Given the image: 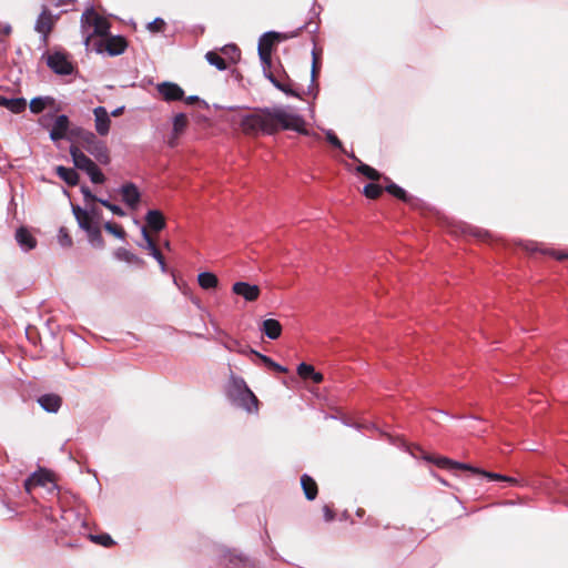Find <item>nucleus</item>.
<instances>
[{"label":"nucleus","mask_w":568,"mask_h":568,"mask_svg":"<svg viewBox=\"0 0 568 568\" xmlns=\"http://www.w3.org/2000/svg\"><path fill=\"white\" fill-rule=\"evenodd\" d=\"M80 23L87 47L93 37H106L110 30L108 19L100 16L93 8L84 10Z\"/></svg>","instance_id":"nucleus-2"},{"label":"nucleus","mask_w":568,"mask_h":568,"mask_svg":"<svg viewBox=\"0 0 568 568\" xmlns=\"http://www.w3.org/2000/svg\"><path fill=\"white\" fill-rule=\"evenodd\" d=\"M301 485L304 490V494L308 500H313L317 496V484L315 480L308 475H303L301 477Z\"/></svg>","instance_id":"nucleus-24"},{"label":"nucleus","mask_w":568,"mask_h":568,"mask_svg":"<svg viewBox=\"0 0 568 568\" xmlns=\"http://www.w3.org/2000/svg\"><path fill=\"white\" fill-rule=\"evenodd\" d=\"M424 459L427 462L434 463L435 465H437L438 467L444 468V469H464V470L473 469V466H470L468 464L458 463V462H455L447 457H433V456L426 455V456H424Z\"/></svg>","instance_id":"nucleus-13"},{"label":"nucleus","mask_w":568,"mask_h":568,"mask_svg":"<svg viewBox=\"0 0 568 568\" xmlns=\"http://www.w3.org/2000/svg\"><path fill=\"white\" fill-rule=\"evenodd\" d=\"M59 241H60V244L63 246H70L72 244L71 237L69 236V234L67 232H64L63 229L60 230Z\"/></svg>","instance_id":"nucleus-45"},{"label":"nucleus","mask_w":568,"mask_h":568,"mask_svg":"<svg viewBox=\"0 0 568 568\" xmlns=\"http://www.w3.org/2000/svg\"><path fill=\"white\" fill-rule=\"evenodd\" d=\"M90 243L95 247H102L104 245L103 237L101 234L100 226L97 225L87 232Z\"/></svg>","instance_id":"nucleus-32"},{"label":"nucleus","mask_w":568,"mask_h":568,"mask_svg":"<svg viewBox=\"0 0 568 568\" xmlns=\"http://www.w3.org/2000/svg\"><path fill=\"white\" fill-rule=\"evenodd\" d=\"M81 193L83 194L85 203L94 202L98 200V197L91 193L88 186H82Z\"/></svg>","instance_id":"nucleus-46"},{"label":"nucleus","mask_w":568,"mask_h":568,"mask_svg":"<svg viewBox=\"0 0 568 568\" xmlns=\"http://www.w3.org/2000/svg\"><path fill=\"white\" fill-rule=\"evenodd\" d=\"M101 47L100 51L104 50L110 55H119L125 51L128 42L121 36H110L101 42Z\"/></svg>","instance_id":"nucleus-9"},{"label":"nucleus","mask_w":568,"mask_h":568,"mask_svg":"<svg viewBox=\"0 0 568 568\" xmlns=\"http://www.w3.org/2000/svg\"><path fill=\"white\" fill-rule=\"evenodd\" d=\"M219 52L227 60L229 65L237 63L241 58V51L234 44L224 45Z\"/></svg>","instance_id":"nucleus-27"},{"label":"nucleus","mask_w":568,"mask_h":568,"mask_svg":"<svg viewBox=\"0 0 568 568\" xmlns=\"http://www.w3.org/2000/svg\"><path fill=\"white\" fill-rule=\"evenodd\" d=\"M110 211L118 216L125 215V212L122 210V207H120L119 205H115V204H112V206H110Z\"/></svg>","instance_id":"nucleus-49"},{"label":"nucleus","mask_w":568,"mask_h":568,"mask_svg":"<svg viewBox=\"0 0 568 568\" xmlns=\"http://www.w3.org/2000/svg\"><path fill=\"white\" fill-rule=\"evenodd\" d=\"M197 283L203 290H214L219 285V278L214 273L202 272L197 275Z\"/></svg>","instance_id":"nucleus-23"},{"label":"nucleus","mask_w":568,"mask_h":568,"mask_svg":"<svg viewBox=\"0 0 568 568\" xmlns=\"http://www.w3.org/2000/svg\"><path fill=\"white\" fill-rule=\"evenodd\" d=\"M261 331L271 339H276L282 334V325L277 320L267 318L263 321Z\"/></svg>","instance_id":"nucleus-20"},{"label":"nucleus","mask_w":568,"mask_h":568,"mask_svg":"<svg viewBox=\"0 0 568 568\" xmlns=\"http://www.w3.org/2000/svg\"><path fill=\"white\" fill-rule=\"evenodd\" d=\"M225 348L230 352H236L239 354H247L250 349H246L241 343L236 339H231L224 344Z\"/></svg>","instance_id":"nucleus-37"},{"label":"nucleus","mask_w":568,"mask_h":568,"mask_svg":"<svg viewBox=\"0 0 568 568\" xmlns=\"http://www.w3.org/2000/svg\"><path fill=\"white\" fill-rule=\"evenodd\" d=\"M383 192V187L375 183H369L364 186V194L368 199H377Z\"/></svg>","instance_id":"nucleus-36"},{"label":"nucleus","mask_w":568,"mask_h":568,"mask_svg":"<svg viewBox=\"0 0 568 568\" xmlns=\"http://www.w3.org/2000/svg\"><path fill=\"white\" fill-rule=\"evenodd\" d=\"M503 481L509 484V485H517L518 480L515 477L504 476Z\"/></svg>","instance_id":"nucleus-51"},{"label":"nucleus","mask_w":568,"mask_h":568,"mask_svg":"<svg viewBox=\"0 0 568 568\" xmlns=\"http://www.w3.org/2000/svg\"><path fill=\"white\" fill-rule=\"evenodd\" d=\"M357 171L359 173H362L363 175H365L367 179L373 180V181H377L381 178V173L367 164H361L357 168Z\"/></svg>","instance_id":"nucleus-34"},{"label":"nucleus","mask_w":568,"mask_h":568,"mask_svg":"<svg viewBox=\"0 0 568 568\" xmlns=\"http://www.w3.org/2000/svg\"><path fill=\"white\" fill-rule=\"evenodd\" d=\"M314 372H315L314 367L312 365H310V364L301 363L297 366V374L303 379H310V377L312 376V374Z\"/></svg>","instance_id":"nucleus-39"},{"label":"nucleus","mask_w":568,"mask_h":568,"mask_svg":"<svg viewBox=\"0 0 568 568\" xmlns=\"http://www.w3.org/2000/svg\"><path fill=\"white\" fill-rule=\"evenodd\" d=\"M164 26H165V22L163 19L161 18H156L154 19L153 21H151L149 24H148V30L150 32H160L164 29Z\"/></svg>","instance_id":"nucleus-43"},{"label":"nucleus","mask_w":568,"mask_h":568,"mask_svg":"<svg viewBox=\"0 0 568 568\" xmlns=\"http://www.w3.org/2000/svg\"><path fill=\"white\" fill-rule=\"evenodd\" d=\"M300 28L293 32H267L258 41V55L264 65L271 64L272 48L275 41H283L300 34Z\"/></svg>","instance_id":"nucleus-4"},{"label":"nucleus","mask_w":568,"mask_h":568,"mask_svg":"<svg viewBox=\"0 0 568 568\" xmlns=\"http://www.w3.org/2000/svg\"><path fill=\"white\" fill-rule=\"evenodd\" d=\"M326 140L335 148L343 150V144L341 140L336 136V134L332 130H327L325 132Z\"/></svg>","instance_id":"nucleus-44"},{"label":"nucleus","mask_w":568,"mask_h":568,"mask_svg":"<svg viewBox=\"0 0 568 568\" xmlns=\"http://www.w3.org/2000/svg\"><path fill=\"white\" fill-rule=\"evenodd\" d=\"M141 232H142V236L145 241V248L149 251L150 255L153 253V252H156L158 251V247L156 245L154 244L153 240L151 239V236L149 235L148 233V230L145 226H143L141 229Z\"/></svg>","instance_id":"nucleus-41"},{"label":"nucleus","mask_w":568,"mask_h":568,"mask_svg":"<svg viewBox=\"0 0 568 568\" xmlns=\"http://www.w3.org/2000/svg\"><path fill=\"white\" fill-rule=\"evenodd\" d=\"M114 256L119 261H123L129 264L143 265V261L139 256H136L135 254H133L132 252H130L123 247L118 248L114 252Z\"/></svg>","instance_id":"nucleus-28"},{"label":"nucleus","mask_w":568,"mask_h":568,"mask_svg":"<svg viewBox=\"0 0 568 568\" xmlns=\"http://www.w3.org/2000/svg\"><path fill=\"white\" fill-rule=\"evenodd\" d=\"M69 118L64 114L58 115L54 120L53 126L50 131V138L52 141H59L67 136L69 130Z\"/></svg>","instance_id":"nucleus-12"},{"label":"nucleus","mask_w":568,"mask_h":568,"mask_svg":"<svg viewBox=\"0 0 568 568\" xmlns=\"http://www.w3.org/2000/svg\"><path fill=\"white\" fill-rule=\"evenodd\" d=\"M556 257H557L558 260H562V258H565V257H566V255L560 254V255H557Z\"/></svg>","instance_id":"nucleus-60"},{"label":"nucleus","mask_w":568,"mask_h":568,"mask_svg":"<svg viewBox=\"0 0 568 568\" xmlns=\"http://www.w3.org/2000/svg\"><path fill=\"white\" fill-rule=\"evenodd\" d=\"M152 257H154L156 260V262L159 263L161 260H163V255L161 254V252L158 250L156 252H153L151 254Z\"/></svg>","instance_id":"nucleus-53"},{"label":"nucleus","mask_w":568,"mask_h":568,"mask_svg":"<svg viewBox=\"0 0 568 568\" xmlns=\"http://www.w3.org/2000/svg\"><path fill=\"white\" fill-rule=\"evenodd\" d=\"M385 190H386L389 194H392L393 196H395V197H397V199H399V200H402V201H407V193H406V191H405L403 187L398 186L397 184H395V183H389V184L385 187Z\"/></svg>","instance_id":"nucleus-35"},{"label":"nucleus","mask_w":568,"mask_h":568,"mask_svg":"<svg viewBox=\"0 0 568 568\" xmlns=\"http://www.w3.org/2000/svg\"><path fill=\"white\" fill-rule=\"evenodd\" d=\"M48 67L57 74L69 75L73 72V65L69 57L62 52H52L47 57Z\"/></svg>","instance_id":"nucleus-6"},{"label":"nucleus","mask_w":568,"mask_h":568,"mask_svg":"<svg viewBox=\"0 0 568 568\" xmlns=\"http://www.w3.org/2000/svg\"><path fill=\"white\" fill-rule=\"evenodd\" d=\"M123 112V108H118L114 111H112L111 115L118 116Z\"/></svg>","instance_id":"nucleus-57"},{"label":"nucleus","mask_w":568,"mask_h":568,"mask_svg":"<svg viewBox=\"0 0 568 568\" xmlns=\"http://www.w3.org/2000/svg\"><path fill=\"white\" fill-rule=\"evenodd\" d=\"M48 481H50V475L48 473L36 471L26 480L24 486L26 489L30 491L33 486H44Z\"/></svg>","instance_id":"nucleus-26"},{"label":"nucleus","mask_w":568,"mask_h":568,"mask_svg":"<svg viewBox=\"0 0 568 568\" xmlns=\"http://www.w3.org/2000/svg\"><path fill=\"white\" fill-rule=\"evenodd\" d=\"M205 59L211 65L215 67L220 71H224L230 67L227 64V60L224 59V57L216 50L209 51L205 54Z\"/></svg>","instance_id":"nucleus-25"},{"label":"nucleus","mask_w":568,"mask_h":568,"mask_svg":"<svg viewBox=\"0 0 568 568\" xmlns=\"http://www.w3.org/2000/svg\"><path fill=\"white\" fill-rule=\"evenodd\" d=\"M163 246L166 248V250H171V244L169 241H165Z\"/></svg>","instance_id":"nucleus-59"},{"label":"nucleus","mask_w":568,"mask_h":568,"mask_svg":"<svg viewBox=\"0 0 568 568\" xmlns=\"http://www.w3.org/2000/svg\"><path fill=\"white\" fill-rule=\"evenodd\" d=\"M58 20L48 8H43L34 23V30L41 36L42 42L48 43L49 36Z\"/></svg>","instance_id":"nucleus-5"},{"label":"nucleus","mask_w":568,"mask_h":568,"mask_svg":"<svg viewBox=\"0 0 568 568\" xmlns=\"http://www.w3.org/2000/svg\"><path fill=\"white\" fill-rule=\"evenodd\" d=\"M120 194H121L122 201L129 207H131L133 210L138 207V205L140 203L141 194L135 184H133V183L123 184L120 189Z\"/></svg>","instance_id":"nucleus-11"},{"label":"nucleus","mask_w":568,"mask_h":568,"mask_svg":"<svg viewBox=\"0 0 568 568\" xmlns=\"http://www.w3.org/2000/svg\"><path fill=\"white\" fill-rule=\"evenodd\" d=\"M78 136L80 145L88 151L101 164H109L110 154L105 143L91 132L78 129L73 132Z\"/></svg>","instance_id":"nucleus-3"},{"label":"nucleus","mask_w":568,"mask_h":568,"mask_svg":"<svg viewBox=\"0 0 568 568\" xmlns=\"http://www.w3.org/2000/svg\"><path fill=\"white\" fill-rule=\"evenodd\" d=\"M270 79L278 89H281L282 91H286L284 87H282L277 81H275V79H273L272 77H270Z\"/></svg>","instance_id":"nucleus-58"},{"label":"nucleus","mask_w":568,"mask_h":568,"mask_svg":"<svg viewBox=\"0 0 568 568\" xmlns=\"http://www.w3.org/2000/svg\"><path fill=\"white\" fill-rule=\"evenodd\" d=\"M73 213L80 227L83 229L85 232L99 225V223L93 220L91 212H89L88 210H83L78 206L73 209Z\"/></svg>","instance_id":"nucleus-18"},{"label":"nucleus","mask_w":568,"mask_h":568,"mask_svg":"<svg viewBox=\"0 0 568 568\" xmlns=\"http://www.w3.org/2000/svg\"><path fill=\"white\" fill-rule=\"evenodd\" d=\"M310 379H312L315 384H320L323 382V375L318 372H314Z\"/></svg>","instance_id":"nucleus-50"},{"label":"nucleus","mask_w":568,"mask_h":568,"mask_svg":"<svg viewBox=\"0 0 568 568\" xmlns=\"http://www.w3.org/2000/svg\"><path fill=\"white\" fill-rule=\"evenodd\" d=\"M158 92L164 101L172 102L182 100L184 97L183 89L173 82H162L156 85Z\"/></svg>","instance_id":"nucleus-10"},{"label":"nucleus","mask_w":568,"mask_h":568,"mask_svg":"<svg viewBox=\"0 0 568 568\" xmlns=\"http://www.w3.org/2000/svg\"><path fill=\"white\" fill-rule=\"evenodd\" d=\"M0 106H4L13 113H21L27 106V101L23 98H6L0 95Z\"/></svg>","instance_id":"nucleus-21"},{"label":"nucleus","mask_w":568,"mask_h":568,"mask_svg":"<svg viewBox=\"0 0 568 568\" xmlns=\"http://www.w3.org/2000/svg\"><path fill=\"white\" fill-rule=\"evenodd\" d=\"M468 470L474 473V474L481 475V476L486 477L489 480H501L503 481V478H504V475H500V474H497V473H490V471L481 470V469L475 468V467H473V469H468Z\"/></svg>","instance_id":"nucleus-40"},{"label":"nucleus","mask_w":568,"mask_h":568,"mask_svg":"<svg viewBox=\"0 0 568 568\" xmlns=\"http://www.w3.org/2000/svg\"><path fill=\"white\" fill-rule=\"evenodd\" d=\"M197 101H199V98H197L196 95H190V97H187V98L185 99V102H186L187 104H193V103H195V102H197Z\"/></svg>","instance_id":"nucleus-52"},{"label":"nucleus","mask_w":568,"mask_h":568,"mask_svg":"<svg viewBox=\"0 0 568 568\" xmlns=\"http://www.w3.org/2000/svg\"><path fill=\"white\" fill-rule=\"evenodd\" d=\"M250 354H254L266 367L278 373H286L287 368L274 362L271 357L263 355L254 349H250Z\"/></svg>","instance_id":"nucleus-29"},{"label":"nucleus","mask_w":568,"mask_h":568,"mask_svg":"<svg viewBox=\"0 0 568 568\" xmlns=\"http://www.w3.org/2000/svg\"><path fill=\"white\" fill-rule=\"evenodd\" d=\"M187 118L184 113H179L173 118V139H178V136L184 132L187 126Z\"/></svg>","instance_id":"nucleus-31"},{"label":"nucleus","mask_w":568,"mask_h":568,"mask_svg":"<svg viewBox=\"0 0 568 568\" xmlns=\"http://www.w3.org/2000/svg\"><path fill=\"white\" fill-rule=\"evenodd\" d=\"M70 155L75 168L87 172L93 164H95L89 156H87L79 146L72 145L70 148Z\"/></svg>","instance_id":"nucleus-15"},{"label":"nucleus","mask_w":568,"mask_h":568,"mask_svg":"<svg viewBox=\"0 0 568 568\" xmlns=\"http://www.w3.org/2000/svg\"><path fill=\"white\" fill-rule=\"evenodd\" d=\"M232 293L243 297L246 302H255L261 295L258 285L247 282H235L232 285Z\"/></svg>","instance_id":"nucleus-7"},{"label":"nucleus","mask_w":568,"mask_h":568,"mask_svg":"<svg viewBox=\"0 0 568 568\" xmlns=\"http://www.w3.org/2000/svg\"><path fill=\"white\" fill-rule=\"evenodd\" d=\"M240 126L247 135L274 134L280 130H291L308 134L305 120L291 108L274 106L258 109L242 116Z\"/></svg>","instance_id":"nucleus-1"},{"label":"nucleus","mask_w":568,"mask_h":568,"mask_svg":"<svg viewBox=\"0 0 568 568\" xmlns=\"http://www.w3.org/2000/svg\"><path fill=\"white\" fill-rule=\"evenodd\" d=\"M88 211H89V212H91V215H92L93 220H94L95 217L98 219V217H99V215H100L99 211H98L95 207H92V209H90V210H88Z\"/></svg>","instance_id":"nucleus-55"},{"label":"nucleus","mask_w":568,"mask_h":568,"mask_svg":"<svg viewBox=\"0 0 568 568\" xmlns=\"http://www.w3.org/2000/svg\"><path fill=\"white\" fill-rule=\"evenodd\" d=\"M39 405L48 413H57L62 404V398L57 394H44L38 398Z\"/></svg>","instance_id":"nucleus-16"},{"label":"nucleus","mask_w":568,"mask_h":568,"mask_svg":"<svg viewBox=\"0 0 568 568\" xmlns=\"http://www.w3.org/2000/svg\"><path fill=\"white\" fill-rule=\"evenodd\" d=\"M312 55H313V61H312V79L314 80L316 74H317V71H318V57H317L315 50H313Z\"/></svg>","instance_id":"nucleus-47"},{"label":"nucleus","mask_w":568,"mask_h":568,"mask_svg":"<svg viewBox=\"0 0 568 568\" xmlns=\"http://www.w3.org/2000/svg\"><path fill=\"white\" fill-rule=\"evenodd\" d=\"M97 201L100 202L103 206H105L109 210H110V206H112V203L109 202L108 200L98 199Z\"/></svg>","instance_id":"nucleus-54"},{"label":"nucleus","mask_w":568,"mask_h":568,"mask_svg":"<svg viewBox=\"0 0 568 568\" xmlns=\"http://www.w3.org/2000/svg\"><path fill=\"white\" fill-rule=\"evenodd\" d=\"M16 241L23 251H31L37 246V239L27 227H19L16 232Z\"/></svg>","instance_id":"nucleus-14"},{"label":"nucleus","mask_w":568,"mask_h":568,"mask_svg":"<svg viewBox=\"0 0 568 568\" xmlns=\"http://www.w3.org/2000/svg\"><path fill=\"white\" fill-rule=\"evenodd\" d=\"M104 229L109 233L113 234L114 236H116V237H119L121 240H123L125 237L124 230L120 225H118V224H114V223H111V222H106L104 224Z\"/></svg>","instance_id":"nucleus-38"},{"label":"nucleus","mask_w":568,"mask_h":568,"mask_svg":"<svg viewBox=\"0 0 568 568\" xmlns=\"http://www.w3.org/2000/svg\"><path fill=\"white\" fill-rule=\"evenodd\" d=\"M243 385V390L241 393V405L247 410V412H257L258 409V400L256 396L253 394V392L246 386V384L241 381Z\"/></svg>","instance_id":"nucleus-17"},{"label":"nucleus","mask_w":568,"mask_h":568,"mask_svg":"<svg viewBox=\"0 0 568 568\" xmlns=\"http://www.w3.org/2000/svg\"><path fill=\"white\" fill-rule=\"evenodd\" d=\"M94 128L99 135L105 136L111 129V119L104 106H97L93 109Z\"/></svg>","instance_id":"nucleus-8"},{"label":"nucleus","mask_w":568,"mask_h":568,"mask_svg":"<svg viewBox=\"0 0 568 568\" xmlns=\"http://www.w3.org/2000/svg\"><path fill=\"white\" fill-rule=\"evenodd\" d=\"M148 226L159 232L165 227V219L159 210H150L145 215Z\"/></svg>","instance_id":"nucleus-19"},{"label":"nucleus","mask_w":568,"mask_h":568,"mask_svg":"<svg viewBox=\"0 0 568 568\" xmlns=\"http://www.w3.org/2000/svg\"><path fill=\"white\" fill-rule=\"evenodd\" d=\"M323 513H324V518L326 521H331L335 517L333 510L328 506L323 507Z\"/></svg>","instance_id":"nucleus-48"},{"label":"nucleus","mask_w":568,"mask_h":568,"mask_svg":"<svg viewBox=\"0 0 568 568\" xmlns=\"http://www.w3.org/2000/svg\"><path fill=\"white\" fill-rule=\"evenodd\" d=\"M85 173L89 175L92 183L101 184L105 181L104 174L97 164H93Z\"/></svg>","instance_id":"nucleus-33"},{"label":"nucleus","mask_w":568,"mask_h":568,"mask_svg":"<svg viewBox=\"0 0 568 568\" xmlns=\"http://www.w3.org/2000/svg\"><path fill=\"white\" fill-rule=\"evenodd\" d=\"M54 100L50 97L33 98L30 102V110L32 113L42 112L48 105L53 104Z\"/></svg>","instance_id":"nucleus-30"},{"label":"nucleus","mask_w":568,"mask_h":568,"mask_svg":"<svg viewBox=\"0 0 568 568\" xmlns=\"http://www.w3.org/2000/svg\"><path fill=\"white\" fill-rule=\"evenodd\" d=\"M159 265H160L161 271L163 273H165L166 272V263H165L164 258L159 262Z\"/></svg>","instance_id":"nucleus-56"},{"label":"nucleus","mask_w":568,"mask_h":568,"mask_svg":"<svg viewBox=\"0 0 568 568\" xmlns=\"http://www.w3.org/2000/svg\"><path fill=\"white\" fill-rule=\"evenodd\" d=\"M55 172L58 176L70 186H74L79 183V174L74 169L59 165L57 166Z\"/></svg>","instance_id":"nucleus-22"},{"label":"nucleus","mask_w":568,"mask_h":568,"mask_svg":"<svg viewBox=\"0 0 568 568\" xmlns=\"http://www.w3.org/2000/svg\"><path fill=\"white\" fill-rule=\"evenodd\" d=\"M90 538L92 541L99 544V545H102L104 547H109L113 544V540L112 538L106 535V534H101V535H90Z\"/></svg>","instance_id":"nucleus-42"}]
</instances>
